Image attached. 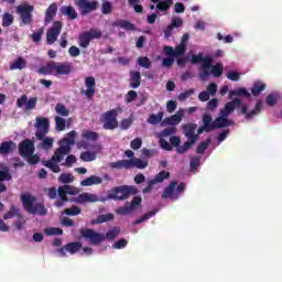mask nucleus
<instances>
[{
	"instance_id": "6ab92c4d",
	"label": "nucleus",
	"mask_w": 282,
	"mask_h": 282,
	"mask_svg": "<svg viewBox=\"0 0 282 282\" xmlns=\"http://www.w3.org/2000/svg\"><path fill=\"white\" fill-rule=\"evenodd\" d=\"M195 131H197V123H186V124H183L184 135L189 141L197 142V134H195Z\"/></svg>"
},
{
	"instance_id": "09e8293b",
	"label": "nucleus",
	"mask_w": 282,
	"mask_h": 282,
	"mask_svg": "<svg viewBox=\"0 0 282 282\" xmlns=\"http://www.w3.org/2000/svg\"><path fill=\"white\" fill-rule=\"evenodd\" d=\"M45 235L48 237H58L63 235V230L58 227H50L44 230Z\"/></svg>"
},
{
	"instance_id": "3c124183",
	"label": "nucleus",
	"mask_w": 282,
	"mask_h": 282,
	"mask_svg": "<svg viewBox=\"0 0 282 282\" xmlns=\"http://www.w3.org/2000/svg\"><path fill=\"white\" fill-rule=\"evenodd\" d=\"M64 213L69 217H75L76 215H80V213H83V209H80V207L78 206H72L69 208H66Z\"/></svg>"
},
{
	"instance_id": "6e6552de",
	"label": "nucleus",
	"mask_w": 282,
	"mask_h": 282,
	"mask_svg": "<svg viewBox=\"0 0 282 282\" xmlns=\"http://www.w3.org/2000/svg\"><path fill=\"white\" fill-rule=\"evenodd\" d=\"M186 191V185L184 183H180L177 185V181H172L162 194L163 199H180V195Z\"/></svg>"
},
{
	"instance_id": "e433bc0d",
	"label": "nucleus",
	"mask_w": 282,
	"mask_h": 282,
	"mask_svg": "<svg viewBox=\"0 0 282 282\" xmlns=\"http://www.w3.org/2000/svg\"><path fill=\"white\" fill-rule=\"evenodd\" d=\"M235 96H245V98H248V99L251 98L250 93L246 88H238V89H235V90H230L229 91V98H232Z\"/></svg>"
},
{
	"instance_id": "393cba45",
	"label": "nucleus",
	"mask_w": 282,
	"mask_h": 282,
	"mask_svg": "<svg viewBox=\"0 0 282 282\" xmlns=\"http://www.w3.org/2000/svg\"><path fill=\"white\" fill-rule=\"evenodd\" d=\"M184 113L177 111V113L167 117L164 119L165 124H169L170 127H177V124H180V122H182V118H183Z\"/></svg>"
},
{
	"instance_id": "5fc2aeb1",
	"label": "nucleus",
	"mask_w": 282,
	"mask_h": 282,
	"mask_svg": "<svg viewBox=\"0 0 282 282\" xmlns=\"http://www.w3.org/2000/svg\"><path fill=\"white\" fill-rule=\"evenodd\" d=\"M66 127V121L63 117H55V129L56 131H63Z\"/></svg>"
},
{
	"instance_id": "a878e982",
	"label": "nucleus",
	"mask_w": 282,
	"mask_h": 282,
	"mask_svg": "<svg viewBox=\"0 0 282 282\" xmlns=\"http://www.w3.org/2000/svg\"><path fill=\"white\" fill-rule=\"evenodd\" d=\"M151 3H158L156 10H160L161 12H166L173 6V0H150Z\"/></svg>"
},
{
	"instance_id": "4c0bfd02",
	"label": "nucleus",
	"mask_w": 282,
	"mask_h": 282,
	"mask_svg": "<svg viewBox=\"0 0 282 282\" xmlns=\"http://www.w3.org/2000/svg\"><path fill=\"white\" fill-rule=\"evenodd\" d=\"M41 140L42 143L40 144L41 149H43L44 151H50V149H52L54 147V139L50 138V137H44L43 139H37Z\"/></svg>"
},
{
	"instance_id": "f3484780",
	"label": "nucleus",
	"mask_w": 282,
	"mask_h": 282,
	"mask_svg": "<svg viewBox=\"0 0 282 282\" xmlns=\"http://www.w3.org/2000/svg\"><path fill=\"white\" fill-rule=\"evenodd\" d=\"M234 122L232 120L228 119V117H224L220 115V117L216 118L213 121V117L212 120L209 121V126L212 127V131H215V129H224L226 127H232Z\"/></svg>"
},
{
	"instance_id": "58836bf2",
	"label": "nucleus",
	"mask_w": 282,
	"mask_h": 282,
	"mask_svg": "<svg viewBox=\"0 0 282 282\" xmlns=\"http://www.w3.org/2000/svg\"><path fill=\"white\" fill-rule=\"evenodd\" d=\"M28 62L23 57H18L10 66L9 69H25Z\"/></svg>"
},
{
	"instance_id": "ddd939ff",
	"label": "nucleus",
	"mask_w": 282,
	"mask_h": 282,
	"mask_svg": "<svg viewBox=\"0 0 282 282\" xmlns=\"http://www.w3.org/2000/svg\"><path fill=\"white\" fill-rule=\"evenodd\" d=\"M36 102H39V98L31 97L28 99V95H22L17 100V107H19V109H23L24 107V111H32L36 109Z\"/></svg>"
},
{
	"instance_id": "13d9d810",
	"label": "nucleus",
	"mask_w": 282,
	"mask_h": 282,
	"mask_svg": "<svg viewBox=\"0 0 282 282\" xmlns=\"http://www.w3.org/2000/svg\"><path fill=\"white\" fill-rule=\"evenodd\" d=\"M44 32H45V30L43 28H41L36 32H34L31 35V39H32L33 43H41V40L43 39Z\"/></svg>"
},
{
	"instance_id": "6e6d98bb",
	"label": "nucleus",
	"mask_w": 282,
	"mask_h": 282,
	"mask_svg": "<svg viewBox=\"0 0 282 282\" xmlns=\"http://www.w3.org/2000/svg\"><path fill=\"white\" fill-rule=\"evenodd\" d=\"M61 184H72L74 182V175L67 174V173H62L58 177Z\"/></svg>"
},
{
	"instance_id": "603ef678",
	"label": "nucleus",
	"mask_w": 282,
	"mask_h": 282,
	"mask_svg": "<svg viewBox=\"0 0 282 282\" xmlns=\"http://www.w3.org/2000/svg\"><path fill=\"white\" fill-rule=\"evenodd\" d=\"M212 74L215 76V78L221 77V74H224V65L223 64H216L212 66Z\"/></svg>"
},
{
	"instance_id": "412c9836",
	"label": "nucleus",
	"mask_w": 282,
	"mask_h": 282,
	"mask_svg": "<svg viewBox=\"0 0 282 282\" xmlns=\"http://www.w3.org/2000/svg\"><path fill=\"white\" fill-rule=\"evenodd\" d=\"M142 85V74L138 70H130L129 86L131 89H138Z\"/></svg>"
},
{
	"instance_id": "c85d7f7f",
	"label": "nucleus",
	"mask_w": 282,
	"mask_h": 282,
	"mask_svg": "<svg viewBox=\"0 0 282 282\" xmlns=\"http://www.w3.org/2000/svg\"><path fill=\"white\" fill-rule=\"evenodd\" d=\"M96 184H102V177L91 175V176H89L86 180L80 182L82 186H94Z\"/></svg>"
},
{
	"instance_id": "052dcab7",
	"label": "nucleus",
	"mask_w": 282,
	"mask_h": 282,
	"mask_svg": "<svg viewBox=\"0 0 282 282\" xmlns=\"http://www.w3.org/2000/svg\"><path fill=\"white\" fill-rule=\"evenodd\" d=\"M199 164H202V158L199 156L192 158L189 161L191 171H197V169H199Z\"/></svg>"
},
{
	"instance_id": "9d476101",
	"label": "nucleus",
	"mask_w": 282,
	"mask_h": 282,
	"mask_svg": "<svg viewBox=\"0 0 282 282\" xmlns=\"http://www.w3.org/2000/svg\"><path fill=\"white\" fill-rule=\"evenodd\" d=\"M34 127L36 130L35 137L37 140H43L46 133H50V119L45 117H36Z\"/></svg>"
},
{
	"instance_id": "de8ad7c7",
	"label": "nucleus",
	"mask_w": 282,
	"mask_h": 282,
	"mask_svg": "<svg viewBox=\"0 0 282 282\" xmlns=\"http://www.w3.org/2000/svg\"><path fill=\"white\" fill-rule=\"evenodd\" d=\"M137 63L140 67H144V69H151V59L147 56L138 57Z\"/></svg>"
},
{
	"instance_id": "aec40b11",
	"label": "nucleus",
	"mask_w": 282,
	"mask_h": 282,
	"mask_svg": "<svg viewBox=\"0 0 282 282\" xmlns=\"http://www.w3.org/2000/svg\"><path fill=\"white\" fill-rule=\"evenodd\" d=\"M73 202H75V204H96V202H98V196H96V194L82 193L74 198Z\"/></svg>"
},
{
	"instance_id": "4468645a",
	"label": "nucleus",
	"mask_w": 282,
	"mask_h": 282,
	"mask_svg": "<svg viewBox=\"0 0 282 282\" xmlns=\"http://www.w3.org/2000/svg\"><path fill=\"white\" fill-rule=\"evenodd\" d=\"M18 149L21 158L33 155L34 151H36V148L34 147V142L30 139H24L22 142H20L18 145Z\"/></svg>"
},
{
	"instance_id": "0e129e2a",
	"label": "nucleus",
	"mask_w": 282,
	"mask_h": 282,
	"mask_svg": "<svg viewBox=\"0 0 282 282\" xmlns=\"http://www.w3.org/2000/svg\"><path fill=\"white\" fill-rule=\"evenodd\" d=\"M10 180H12V174H10L8 167L0 170V182H10Z\"/></svg>"
},
{
	"instance_id": "680f3d73",
	"label": "nucleus",
	"mask_w": 282,
	"mask_h": 282,
	"mask_svg": "<svg viewBox=\"0 0 282 282\" xmlns=\"http://www.w3.org/2000/svg\"><path fill=\"white\" fill-rule=\"evenodd\" d=\"M131 124H133V117L127 118V119H122L120 121V129L122 131H127V129H129L131 127Z\"/></svg>"
},
{
	"instance_id": "20e7f679",
	"label": "nucleus",
	"mask_w": 282,
	"mask_h": 282,
	"mask_svg": "<svg viewBox=\"0 0 282 282\" xmlns=\"http://www.w3.org/2000/svg\"><path fill=\"white\" fill-rule=\"evenodd\" d=\"M21 202L24 206V210L30 215H40L41 217L47 215V208L43 203H36V197L32 196L31 194H22Z\"/></svg>"
},
{
	"instance_id": "a18cd8bd",
	"label": "nucleus",
	"mask_w": 282,
	"mask_h": 282,
	"mask_svg": "<svg viewBox=\"0 0 282 282\" xmlns=\"http://www.w3.org/2000/svg\"><path fill=\"white\" fill-rule=\"evenodd\" d=\"M170 177H171V173L163 170L159 174H156V176L152 180L154 181V183L160 184L164 180H169Z\"/></svg>"
},
{
	"instance_id": "8fccbe9b",
	"label": "nucleus",
	"mask_w": 282,
	"mask_h": 282,
	"mask_svg": "<svg viewBox=\"0 0 282 282\" xmlns=\"http://www.w3.org/2000/svg\"><path fill=\"white\" fill-rule=\"evenodd\" d=\"M14 23V15L11 13H4L2 17V26L10 28Z\"/></svg>"
},
{
	"instance_id": "bb28decb",
	"label": "nucleus",
	"mask_w": 282,
	"mask_h": 282,
	"mask_svg": "<svg viewBox=\"0 0 282 282\" xmlns=\"http://www.w3.org/2000/svg\"><path fill=\"white\" fill-rule=\"evenodd\" d=\"M61 12L65 17H68V19H70V21L78 19V12H76V9H74V7H72V6L62 7Z\"/></svg>"
},
{
	"instance_id": "e2e57ef3",
	"label": "nucleus",
	"mask_w": 282,
	"mask_h": 282,
	"mask_svg": "<svg viewBox=\"0 0 282 282\" xmlns=\"http://www.w3.org/2000/svg\"><path fill=\"white\" fill-rule=\"evenodd\" d=\"M117 215H129L130 213H133V209L131 207V205H129V203L126 204V206L123 207H119L116 210Z\"/></svg>"
},
{
	"instance_id": "2eb2a0df",
	"label": "nucleus",
	"mask_w": 282,
	"mask_h": 282,
	"mask_svg": "<svg viewBox=\"0 0 282 282\" xmlns=\"http://www.w3.org/2000/svg\"><path fill=\"white\" fill-rule=\"evenodd\" d=\"M75 4L79 8L83 17L89 14V12H94V10L98 8L97 1L88 2L87 0H75Z\"/></svg>"
},
{
	"instance_id": "f03ea898",
	"label": "nucleus",
	"mask_w": 282,
	"mask_h": 282,
	"mask_svg": "<svg viewBox=\"0 0 282 282\" xmlns=\"http://www.w3.org/2000/svg\"><path fill=\"white\" fill-rule=\"evenodd\" d=\"M79 235L83 239L89 241L91 246H100L106 239H108V241H113V239L120 235V229L115 227L113 229L107 231L105 235L91 228H82L79 230Z\"/></svg>"
},
{
	"instance_id": "5701e85b",
	"label": "nucleus",
	"mask_w": 282,
	"mask_h": 282,
	"mask_svg": "<svg viewBox=\"0 0 282 282\" xmlns=\"http://www.w3.org/2000/svg\"><path fill=\"white\" fill-rule=\"evenodd\" d=\"M58 11V6L56 3H52L45 13L44 23L45 25H48V23H52L54 21V17H56V12Z\"/></svg>"
},
{
	"instance_id": "4d7b16f0",
	"label": "nucleus",
	"mask_w": 282,
	"mask_h": 282,
	"mask_svg": "<svg viewBox=\"0 0 282 282\" xmlns=\"http://www.w3.org/2000/svg\"><path fill=\"white\" fill-rule=\"evenodd\" d=\"M210 138H208L205 142H202L200 144H198V147L196 148V153H198V155H202V153H204L206 151V149H208V147H210Z\"/></svg>"
},
{
	"instance_id": "cd10ccee",
	"label": "nucleus",
	"mask_w": 282,
	"mask_h": 282,
	"mask_svg": "<svg viewBox=\"0 0 282 282\" xmlns=\"http://www.w3.org/2000/svg\"><path fill=\"white\" fill-rule=\"evenodd\" d=\"M66 252H69V254H76L79 250L83 249V242L75 241V242H68L65 245Z\"/></svg>"
},
{
	"instance_id": "a211bd4d",
	"label": "nucleus",
	"mask_w": 282,
	"mask_h": 282,
	"mask_svg": "<svg viewBox=\"0 0 282 282\" xmlns=\"http://www.w3.org/2000/svg\"><path fill=\"white\" fill-rule=\"evenodd\" d=\"M212 67H213V58L205 57L204 62L200 65V72H199V78L202 80H206V78L210 76Z\"/></svg>"
},
{
	"instance_id": "473e14b6",
	"label": "nucleus",
	"mask_w": 282,
	"mask_h": 282,
	"mask_svg": "<svg viewBox=\"0 0 282 282\" xmlns=\"http://www.w3.org/2000/svg\"><path fill=\"white\" fill-rule=\"evenodd\" d=\"M107 221H113V214L99 215L97 219L91 220V225L107 224Z\"/></svg>"
},
{
	"instance_id": "0eeeda50",
	"label": "nucleus",
	"mask_w": 282,
	"mask_h": 282,
	"mask_svg": "<svg viewBox=\"0 0 282 282\" xmlns=\"http://www.w3.org/2000/svg\"><path fill=\"white\" fill-rule=\"evenodd\" d=\"M188 39L191 35L188 33H184L181 43L176 45L174 48L173 46H164L163 52L167 56H184L186 54V47L188 45Z\"/></svg>"
},
{
	"instance_id": "c03bdc74",
	"label": "nucleus",
	"mask_w": 282,
	"mask_h": 282,
	"mask_svg": "<svg viewBox=\"0 0 282 282\" xmlns=\"http://www.w3.org/2000/svg\"><path fill=\"white\" fill-rule=\"evenodd\" d=\"M55 111L58 116H62L63 118H67V116H69V109H67V107H65V105L63 104H57L55 106Z\"/></svg>"
},
{
	"instance_id": "4be33fe9",
	"label": "nucleus",
	"mask_w": 282,
	"mask_h": 282,
	"mask_svg": "<svg viewBox=\"0 0 282 282\" xmlns=\"http://www.w3.org/2000/svg\"><path fill=\"white\" fill-rule=\"evenodd\" d=\"M210 120H212L210 115H204L203 126L197 129V139L199 138V135H202V133H204V131L206 133H210V131H213V128L210 127Z\"/></svg>"
},
{
	"instance_id": "b1692460",
	"label": "nucleus",
	"mask_w": 282,
	"mask_h": 282,
	"mask_svg": "<svg viewBox=\"0 0 282 282\" xmlns=\"http://www.w3.org/2000/svg\"><path fill=\"white\" fill-rule=\"evenodd\" d=\"M17 149V143L13 141H4L0 144V155H8Z\"/></svg>"
},
{
	"instance_id": "c756f323",
	"label": "nucleus",
	"mask_w": 282,
	"mask_h": 282,
	"mask_svg": "<svg viewBox=\"0 0 282 282\" xmlns=\"http://www.w3.org/2000/svg\"><path fill=\"white\" fill-rule=\"evenodd\" d=\"M130 162V169H133V166L135 169H140V170H143V169H147V166H149V161L147 160H142V159H130L129 160Z\"/></svg>"
},
{
	"instance_id": "2f4dec72",
	"label": "nucleus",
	"mask_w": 282,
	"mask_h": 282,
	"mask_svg": "<svg viewBox=\"0 0 282 282\" xmlns=\"http://www.w3.org/2000/svg\"><path fill=\"white\" fill-rule=\"evenodd\" d=\"M21 209L17 205H11L9 212L3 215V219H12L13 217H21Z\"/></svg>"
},
{
	"instance_id": "c9c22d12",
	"label": "nucleus",
	"mask_w": 282,
	"mask_h": 282,
	"mask_svg": "<svg viewBox=\"0 0 282 282\" xmlns=\"http://www.w3.org/2000/svg\"><path fill=\"white\" fill-rule=\"evenodd\" d=\"M118 28H121L122 30H127L128 32H133L135 31V24L131 23L130 21L127 20H119L117 21Z\"/></svg>"
},
{
	"instance_id": "79ce46f5",
	"label": "nucleus",
	"mask_w": 282,
	"mask_h": 282,
	"mask_svg": "<svg viewBox=\"0 0 282 282\" xmlns=\"http://www.w3.org/2000/svg\"><path fill=\"white\" fill-rule=\"evenodd\" d=\"M196 141H191L188 140L187 142H185L183 145H178V148H176V153H178V155H183V153H186V151H188L189 149H192L193 144H195Z\"/></svg>"
},
{
	"instance_id": "864d4df0",
	"label": "nucleus",
	"mask_w": 282,
	"mask_h": 282,
	"mask_svg": "<svg viewBox=\"0 0 282 282\" xmlns=\"http://www.w3.org/2000/svg\"><path fill=\"white\" fill-rule=\"evenodd\" d=\"M82 138L96 142V140H98V132L86 130L82 133Z\"/></svg>"
},
{
	"instance_id": "69168bd1",
	"label": "nucleus",
	"mask_w": 282,
	"mask_h": 282,
	"mask_svg": "<svg viewBox=\"0 0 282 282\" xmlns=\"http://www.w3.org/2000/svg\"><path fill=\"white\" fill-rule=\"evenodd\" d=\"M57 195L61 197L62 202H68L69 200L67 198V189L65 188V185L59 186L57 188Z\"/></svg>"
},
{
	"instance_id": "f704fd0d",
	"label": "nucleus",
	"mask_w": 282,
	"mask_h": 282,
	"mask_svg": "<svg viewBox=\"0 0 282 282\" xmlns=\"http://www.w3.org/2000/svg\"><path fill=\"white\" fill-rule=\"evenodd\" d=\"M267 85L261 82H256L251 88L252 96H260L261 91H265Z\"/></svg>"
},
{
	"instance_id": "7c9ffc66",
	"label": "nucleus",
	"mask_w": 282,
	"mask_h": 282,
	"mask_svg": "<svg viewBox=\"0 0 282 282\" xmlns=\"http://www.w3.org/2000/svg\"><path fill=\"white\" fill-rule=\"evenodd\" d=\"M263 109V102L261 100L257 101L253 110H250L247 116H245L246 120H252L254 116H259Z\"/></svg>"
},
{
	"instance_id": "338daca9",
	"label": "nucleus",
	"mask_w": 282,
	"mask_h": 282,
	"mask_svg": "<svg viewBox=\"0 0 282 282\" xmlns=\"http://www.w3.org/2000/svg\"><path fill=\"white\" fill-rule=\"evenodd\" d=\"M195 94V89L191 88L188 90H185L178 95V100L184 101L187 100V98H191Z\"/></svg>"
},
{
	"instance_id": "39448f33",
	"label": "nucleus",
	"mask_w": 282,
	"mask_h": 282,
	"mask_svg": "<svg viewBox=\"0 0 282 282\" xmlns=\"http://www.w3.org/2000/svg\"><path fill=\"white\" fill-rule=\"evenodd\" d=\"M130 195H138V188L129 185H121L112 188L108 194V199H113L115 202H124L129 199Z\"/></svg>"
},
{
	"instance_id": "f8f14e48",
	"label": "nucleus",
	"mask_w": 282,
	"mask_h": 282,
	"mask_svg": "<svg viewBox=\"0 0 282 282\" xmlns=\"http://www.w3.org/2000/svg\"><path fill=\"white\" fill-rule=\"evenodd\" d=\"M63 30V22L62 21H55L51 29L46 32V41L48 45H53V43H56L58 41V36H61V31Z\"/></svg>"
},
{
	"instance_id": "dca6fc26",
	"label": "nucleus",
	"mask_w": 282,
	"mask_h": 282,
	"mask_svg": "<svg viewBox=\"0 0 282 282\" xmlns=\"http://www.w3.org/2000/svg\"><path fill=\"white\" fill-rule=\"evenodd\" d=\"M86 90H82V94L91 100L96 96V78L94 76H88L85 78Z\"/></svg>"
},
{
	"instance_id": "7ed1b4c3",
	"label": "nucleus",
	"mask_w": 282,
	"mask_h": 282,
	"mask_svg": "<svg viewBox=\"0 0 282 282\" xmlns=\"http://www.w3.org/2000/svg\"><path fill=\"white\" fill-rule=\"evenodd\" d=\"M37 72L44 76H69L74 72V66L69 62L51 61Z\"/></svg>"
},
{
	"instance_id": "f257e3e1",
	"label": "nucleus",
	"mask_w": 282,
	"mask_h": 282,
	"mask_svg": "<svg viewBox=\"0 0 282 282\" xmlns=\"http://www.w3.org/2000/svg\"><path fill=\"white\" fill-rule=\"evenodd\" d=\"M74 144H76V131L73 130L61 141V147L55 150L52 159L42 161L43 166H46V169H50L53 173H61L58 163L63 162L65 155L72 151Z\"/></svg>"
},
{
	"instance_id": "ea45409f",
	"label": "nucleus",
	"mask_w": 282,
	"mask_h": 282,
	"mask_svg": "<svg viewBox=\"0 0 282 282\" xmlns=\"http://www.w3.org/2000/svg\"><path fill=\"white\" fill-rule=\"evenodd\" d=\"M162 118H164V112L160 111L158 112V115H150L148 122L149 124H160V122H162Z\"/></svg>"
},
{
	"instance_id": "423d86ee",
	"label": "nucleus",
	"mask_w": 282,
	"mask_h": 282,
	"mask_svg": "<svg viewBox=\"0 0 282 282\" xmlns=\"http://www.w3.org/2000/svg\"><path fill=\"white\" fill-rule=\"evenodd\" d=\"M15 12L20 17L21 28L34 23V6L24 2L17 7Z\"/></svg>"
},
{
	"instance_id": "a19ab883",
	"label": "nucleus",
	"mask_w": 282,
	"mask_h": 282,
	"mask_svg": "<svg viewBox=\"0 0 282 282\" xmlns=\"http://www.w3.org/2000/svg\"><path fill=\"white\" fill-rule=\"evenodd\" d=\"M155 215H158V209H153L144 214L143 216H141L139 219L134 221V226H138V224H143V221L151 219V217H155Z\"/></svg>"
},
{
	"instance_id": "9b49d317",
	"label": "nucleus",
	"mask_w": 282,
	"mask_h": 282,
	"mask_svg": "<svg viewBox=\"0 0 282 282\" xmlns=\"http://www.w3.org/2000/svg\"><path fill=\"white\" fill-rule=\"evenodd\" d=\"M94 39H102V32L90 29L89 31H85L79 35V46L87 48L89 47V43L94 41Z\"/></svg>"
},
{
	"instance_id": "37998d69",
	"label": "nucleus",
	"mask_w": 282,
	"mask_h": 282,
	"mask_svg": "<svg viewBox=\"0 0 282 282\" xmlns=\"http://www.w3.org/2000/svg\"><path fill=\"white\" fill-rule=\"evenodd\" d=\"M83 162H94L96 160V152L85 151L79 155Z\"/></svg>"
},
{
	"instance_id": "1a4fd4ad",
	"label": "nucleus",
	"mask_w": 282,
	"mask_h": 282,
	"mask_svg": "<svg viewBox=\"0 0 282 282\" xmlns=\"http://www.w3.org/2000/svg\"><path fill=\"white\" fill-rule=\"evenodd\" d=\"M104 118V129L106 131H113V129H118V109H111L106 111L102 115Z\"/></svg>"
},
{
	"instance_id": "bf43d9fd",
	"label": "nucleus",
	"mask_w": 282,
	"mask_h": 282,
	"mask_svg": "<svg viewBox=\"0 0 282 282\" xmlns=\"http://www.w3.org/2000/svg\"><path fill=\"white\" fill-rule=\"evenodd\" d=\"M278 101H279V95L276 94H270L265 98V102L269 107H274V105H276Z\"/></svg>"
},
{
	"instance_id": "49530a36",
	"label": "nucleus",
	"mask_w": 282,
	"mask_h": 282,
	"mask_svg": "<svg viewBox=\"0 0 282 282\" xmlns=\"http://www.w3.org/2000/svg\"><path fill=\"white\" fill-rule=\"evenodd\" d=\"M232 111H235V106L229 101L225 104L224 109H220V116H224V118H228V116H230Z\"/></svg>"
},
{
	"instance_id": "774afa93",
	"label": "nucleus",
	"mask_w": 282,
	"mask_h": 282,
	"mask_svg": "<svg viewBox=\"0 0 282 282\" xmlns=\"http://www.w3.org/2000/svg\"><path fill=\"white\" fill-rule=\"evenodd\" d=\"M112 10H113V7L111 6V2L106 1L101 4L102 14H111Z\"/></svg>"
},
{
	"instance_id": "72a5a7b5",
	"label": "nucleus",
	"mask_w": 282,
	"mask_h": 282,
	"mask_svg": "<svg viewBox=\"0 0 282 282\" xmlns=\"http://www.w3.org/2000/svg\"><path fill=\"white\" fill-rule=\"evenodd\" d=\"M110 169H131V162H129V160H120V161H116L110 163Z\"/></svg>"
}]
</instances>
